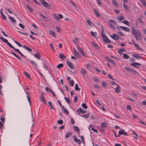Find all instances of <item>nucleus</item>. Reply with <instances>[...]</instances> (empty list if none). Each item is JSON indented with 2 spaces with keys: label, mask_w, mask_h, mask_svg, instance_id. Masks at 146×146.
Masks as SVG:
<instances>
[{
  "label": "nucleus",
  "mask_w": 146,
  "mask_h": 146,
  "mask_svg": "<svg viewBox=\"0 0 146 146\" xmlns=\"http://www.w3.org/2000/svg\"><path fill=\"white\" fill-rule=\"evenodd\" d=\"M131 30L133 35L137 40H138L142 38V34L138 30H136L134 27H132Z\"/></svg>",
  "instance_id": "obj_1"
},
{
  "label": "nucleus",
  "mask_w": 146,
  "mask_h": 146,
  "mask_svg": "<svg viewBox=\"0 0 146 146\" xmlns=\"http://www.w3.org/2000/svg\"><path fill=\"white\" fill-rule=\"evenodd\" d=\"M101 29L102 31L101 34L102 36L104 42L106 43H110L111 42L110 40L108 39V38L106 36V35H104L103 34V33L104 32L103 27H101Z\"/></svg>",
  "instance_id": "obj_2"
},
{
  "label": "nucleus",
  "mask_w": 146,
  "mask_h": 146,
  "mask_svg": "<svg viewBox=\"0 0 146 146\" xmlns=\"http://www.w3.org/2000/svg\"><path fill=\"white\" fill-rule=\"evenodd\" d=\"M108 23L109 26L114 29H116V27L115 26V25H116V23L115 22V21L113 20H111L109 21Z\"/></svg>",
  "instance_id": "obj_3"
},
{
  "label": "nucleus",
  "mask_w": 146,
  "mask_h": 146,
  "mask_svg": "<svg viewBox=\"0 0 146 146\" xmlns=\"http://www.w3.org/2000/svg\"><path fill=\"white\" fill-rule=\"evenodd\" d=\"M125 69L127 70V71L130 72L131 73H132V72H133L135 74H137V75H139V73L136 71H135L133 70L130 69V68L126 67L125 68Z\"/></svg>",
  "instance_id": "obj_4"
},
{
  "label": "nucleus",
  "mask_w": 146,
  "mask_h": 146,
  "mask_svg": "<svg viewBox=\"0 0 146 146\" xmlns=\"http://www.w3.org/2000/svg\"><path fill=\"white\" fill-rule=\"evenodd\" d=\"M120 29L127 32H129L130 31L129 29L127 27L120 26H119L117 27V29L118 30H120Z\"/></svg>",
  "instance_id": "obj_5"
},
{
  "label": "nucleus",
  "mask_w": 146,
  "mask_h": 146,
  "mask_svg": "<svg viewBox=\"0 0 146 146\" xmlns=\"http://www.w3.org/2000/svg\"><path fill=\"white\" fill-rule=\"evenodd\" d=\"M131 65L132 66L136 68H138L140 66V64L138 62H134L131 63Z\"/></svg>",
  "instance_id": "obj_6"
},
{
  "label": "nucleus",
  "mask_w": 146,
  "mask_h": 146,
  "mask_svg": "<svg viewBox=\"0 0 146 146\" xmlns=\"http://www.w3.org/2000/svg\"><path fill=\"white\" fill-rule=\"evenodd\" d=\"M77 49L80 53H81L82 55L83 56H85V54L83 52V49L82 48L80 47V46H76Z\"/></svg>",
  "instance_id": "obj_7"
},
{
  "label": "nucleus",
  "mask_w": 146,
  "mask_h": 146,
  "mask_svg": "<svg viewBox=\"0 0 146 146\" xmlns=\"http://www.w3.org/2000/svg\"><path fill=\"white\" fill-rule=\"evenodd\" d=\"M77 112L78 113H86V111L82 109L81 108H78L76 110Z\"/></svg>",
  "instance_id": "obj_8"
},
{
  "label": "nucleus",
  "mask_w": 146,
  "mask_h": 146,
  "mask_svg": "<svg viewBox=\"0 0 146 146\" xmlns=\"http://www.w3.org/2000/svg\"><path fill=\"white\" fill-rule=\"evenodd\" d=\"M66 64L71 69H74V65L72 63L68 61H67Z\"/></svg>",
  "instance_id": "obj_9"
},
{
  "label": "nucleus",
  "mask_w": 146,
  "mask_h": 146,
  "mask_svg": "<svg viewBox=\"0 0 146 146\" xmlns=\"http://www.w3.org/2000/svg\"><path fill=\"white\" fill-rule=\"evenodd\" d=\"M111 36L112 38L115 40H118L120 38V37L116 34H113L112 35H111Z\"/></svg>",
  "instance_id": "obj_10"
},
{
  "label": "nucleus",
  "mask_w": 146,
  "mask_h": 146,
  "mask_svg": "<svg viewBox=\"0 0 146 146\" xmlns=\"http://www.w3.org/2000/svg\"><path fill=\"white\" fill-rule=\"evenodd\" d=\"M73 137L74 141L76 142H77L79 145L81 144V141L80 139H78L75 135H74Z\"/></svg>",
  "instance_id": "obj_11"
},
{
  "label": "nucleus",
  "mask_w": 146,
  "mask_h": 146,
  "mask_svg": "<svg viewBox=\"0 0 146 146\" xmlns=\"http://www.w3.org/2000/svg\"><path fill=\"white\" fill-rule=\"evenodd\" d=\"M116 86L117 87L115 89V92L117 93H120L121 90L120 86L118 84H117Z\"/></svg>",
  "instance_id": "obj_12"
},
{
  "label": "nucleus",
  "mask_w": 146,
  "mask_h": 146,
  "mask_svg": "<svg viewBox=\"0 0 146 146\" xmlns=\"http://www.w3.org/2000/svg\"><path fill=\"white\" fill-rule=\"evenodd\" d=\"M34 56L35 58L38 59H40L41 57L40 54L38 51L37 52L36 54H34Z\"/></svg>",
  "instance_id": "obj_13"
},
{
  "label": "nucleus",
  "mask_w": 146,
  "mask_h": 146,
  "mask_svg": "<svg viewBox=\"0 0 146 146\" xmlns=\"http://www.w3.org/2000/svg\"><path fill=\"white\" fill-rule=\"evenodd\" d=\"M105 58L108 61L111 63L113 65H115V62L112 60L110 58L108 57H106Z\"/></svg>",
  "instance_id": "obj_14"
},
{
  "label": "nucleus",
  "mask_w": 146,
  "mask_h": 146,
  "mask_svg": "<svg viewBox=\"0 0 146 146\" xmlns=\"http://www.w3.org/2000/svg\"><path fill=\"white\" fill-rule=\"evenodd\" d=\"M29 61L32 64V65L35 67V68H37V65L35 62L32 60H29Z\"/></svg>",
  "instance_id": "obj_15"
},
{
  "label": "nucleus",
  "mask_w": 146,
  "mask_h": 146,
  "mask_svg": "<svg viewBox=\"0 0 146 146\" xmlns=\"http://www.w3.org/2000/svg\"><path fill=\"white\" fill-rule=\"evenodd\" d=\"M40 101L42 102L43 103L45 104L47 103L46 101L45 100L44 97L42 95H40Z\"/></svg>",
  "instance_id": "obj_16"
},
{
  "label": "nucleus",
  "mask_w": 146,
  "mask_h": 146,
  "mask_svg": "<svg viewBox=\"0 0 146 146\" xmlns=\"http://www.w3.org/2000/svg\"><path fill=\"white\" fill-rule=\"evenodd\" d=\"M123 6L125 9L128 12H129L130 10L129 7L124 3L123 4Z\"/></svg>",
  "instance_id": "obj_17"
},
{
  "label": "nucleus",
  "mask_w": 146,
  "mask_h": 146,
  "mask_svg": "<svg viewBox=\"0 0 146 146\" xmlns=\"http://www.w3.org/2000/svg\"><path fill=\"white\" fill-rule=\"evenodd\" d=\"M49 31L50 33L52 36L54 37L56 36V35L54 31L52 30H49Z\"/></svg>",
  "instance_id": "obj_18"
},
{
  "label": "nucleus",
  "mask_w": 146,
  "mask_h": 146,
  "mask_svg": "<svg viewBox=\"0 0 146 146\" xmlns=\"http://www.w3.org/2000/svg\"><path fill=\"white\" fill-rule=\"evenodd\" d=\"M133 56L135 58L137 59H139L141 58V57L140 56L136 54H133Z\"/></svg>",
  "instance_id": "obj_19"
},
{
  "label": "nucleus",
  "mask_w": 146,
  "mask_h": 146,
  "mask_svg": "<svg viewBox=\"0 0 146 146\" xmlns=\"http://www.w3.org/2000/svg\"><path fill=\"white\" fill-rule=\"evenodd\" d=\"M40 15L46 21L49 20V19L47 17L45 16L42 13H40Z\"/></svg>",
  "instance_id": "obj_20"
},
{
  "label": "nucleus",
  "mask_w": 146,
  "mask_h": 146,
  "mask_svg": "<svg viewBox=\"0 0 146 146\" xmlns=\"http://www.w3.org/2000/svg\"><path fill=\"white\" fill-rule=\"evenodd\" d=\"M94 14L98 17H100V15L98 13V11L96 9H94Z\"/></svg>",
  "instance_id": "obj_21"
},
{
  "label": "nucleus",
  "mask_w": 146,
  "mask_h": 146,
  "mask_svg": "<svg viewBox=\"0 0 146 146\" xmlns=\"http://www.w3.org/2000/svg\"><path fill=\"white\" fill-rule=\"evenodd\" d=\"M81 73L83 74L84 76L85 73L86 72V71L83 69L82 68H81Z\"/></svg>",
  "instance_id": "obj_22"
},
{
  "label": "nucleus",
  "mask_w": 146,
  "mask_h": 146,
  "mask_svg": "<svg viewBox=\"0 0 146 146\" xmlns=\"http://www.w3.org/2000/svg\"><path fill=\"white\" fill-rule=\"evenodd\" d=\"M117 19L119 21H121L125 19L124 17L122 15L118 16L117 17Z\"/></svg>",
  "instance_id": "obj_23"
},
{
  "label": "nucleus",
  "mask_w": 146,
  "mask_h": 146,
  "mask_svg": "<svg viewBox=\"0 0 146 146\" xmlns=\"http://www.w3.org/2000/svg\"><path fill=\"white\" fill-rule=\"evenodd\" d=\"M11 53L13 54V55H14L16 57H17L18 59L19 60H21V58L19 56H18L16 54H15L14 52H13V51H11Z\"/></svg>",
  "instance_id": "obj_24"
},
{
  "label": "nucleus",
  "mask_w": 146,
  "mask_h": 146,
  "mask_svg": "<svg viewBox=\"0 0 146 146\" xmlns=\"http://www.w3.org/2000/svg\"><path fill=\"white\" fill-rule=\"evenodd\" d=\"M9 20H11V22L12 23H15L16 22V21L15 20L13 19L12 17L11 16H9Z\"/></svg>",
  "instance_id": "obj_25"
},
{
  "label": "nucleus",
  "mask_w": 146,
  "mask_h": 146,
  "mask_svg": "<svg viewBox=\"0 0 146 146\" xmlns=\"http://www.w3.org/2000/svg\"><path fill=\"white\" fill-rule=\"evenodd\" d=\"M125 131L122 129L121 130V131H119L118 134L117 135L118 137H119L121 135H123V132Z\"/></svg>",
  "instance_id": "obj_26"
},
{
  "label": "nucleus",
  "mask_w": 146,
  "mask_h": 146,
  "mask_svg": "<svg viewBox=\"0 0 146 146\" xmlns=\"http://www.w3.org/2000/svg\"><path fill=\"white\" fill-rule=\"evenodd\" d=\"M78 40L77 38H74L73 39V42L74 43L75 45H78L77 43L78 42Z\"/></svg>",
  "instance_id": "obj_27"
},
{
  "label": "nucleus",
  "mask_w": 146,
  "mask_h": 146,
  "mask_svg": "<svg viewBox=\"0 0 146 146\" xmlns=\"http://www.w3.org/2000/svg\"><path fill=\"white\" fill-rule=\"evenodd\" d=\"M72 135V133L71 132H69L68 133H67L65 137L66 138H68L69 136H71Z\"/></svg>",
  "instance_id": "obj_28"
},
{
  "label": "nucleus",
  "mask_w": 146,
  "mask_h": 146,
  "mask_svg": "<svg viewBox=\"0 0 146 146\" xmlns=\"http://www.w3.org/2000/svg\"><path fill=\"white\" fill-rule=\"evenodd\" d=\"M73 50L74 51V55H75L76 57H78L79 56V54L77 50L74 48H73Z\"/></svg>",
  "instance_id": "obj_29"
},
{
  "label": "nucleus",
  "mask_w": 146,
  "mask_h": 146,
  "mask_svg": "<svg viewBox=\"0 0 146 146\" xmlns=\"http://www.w3.org/2000/svg\"><path fill=\"white\" fill-rule=\"evenodd\" d=\"M90 34L92 36L94 37H96V35H97V33L96 32H93L92 31H91Z\"/></svg>",
  "instance_id": "obj_30"
},
{
  "label": "nucleus",
  "mask_w": 146,
  "mask_h": 146,
  "mask_svg": "<svg viewBox=\"0 0 146 146\" xmlns=\"http://www.w3.org/2000/svg\"><path fill=\"white\" fill-rule=\"evenodd\" d=\"M133 132L132 134L134 135L133 136V137L136 139H137L138 137V135L136 133L134 132L133 131Z\"/></svg>",
  "instance_id": "obj_31"
},
{
  "label": "nucleus",
  "mask_w": 146,
  "mask_h": 146,
  "mask_svg": "<svg viewBox=\"0 0 146 146\" xmlns=\"http://www.w3.org/2000/svg\"><path fill=\"white\" fill-rule=\"evenodd\" d=\"M60 58L62 60H64L66 58V57L62 54H59Z\"/></svg>",
  "instance_id": "obj_32"
},
{
  "label": "nucleus",
  "mask_w": 146,
  "mask_h": 146,
  "mask_svg": "<svg viewBox=\"0 0 146 146\" xmlns=\"http://www.w3.org/2000/svg\"><path fill=\"white\" fill-rule=\"evenodd\" d=\"M26 7L27 8L29 9V10L31 12H32L33 11V9H32L31 7L29 6L28 5H26Z\"/></svg>",
  "instance_id": "obj_33"
},
{
  "label": "nucleus",
  "mask_w": 146,
  "mask_h": 146,
  "mask_svg": "<svg viewBox=\"0 0 146 146\" xmlns=\"http://www.w3.org/2000/svg\"><path fill=\"white\" fill-rule=\"evenodd\" d=\"M123 58L125 59H128L129 57V56L128 55L125 54H123Z\"/></svg>",
  "instance_id": "obj_34"
},
{
  "label": "nucleus",
  "mask_w": 146,
  "mask_h": 146,
  "mask_svg": "<svg viewBox=\"0 0 146 146\" xmlns=\"http://www.w3.org/2000/svg\"><path fill=\"white\" fill-rule=\"evenodd\" d=\"M53 16L57 21H59L60 20L58 18V16H57L56 14H54L53 15Z\"/></svg>",
  "instance_id": "obj_35"
},
{
  "label": "nucleus",
  "mask_w": 146,
  "mask_h": 146,
  "mask_svg": "<svg viewBox=\"0 0 146 146\" xmlns=\"http://www.w3.org/2000/svg\"><path fill=\"white\" fill-rule=\"evenodd\" d=\"M0 38L2 41L5 43H7L8 41L7 39H5L2 36H1L0 37Z\"/></svg>",
  "instance_id": "obj_36"
},
{
  "label": "nucleus",
  "mask_w": 146,
  "mask_h": 146,
  "mask_svg": "<svg viewBox=\"0 0 146 146\" xmlns=\"http://www.w3.org/2000/svg\"><path fill=\"white\" fill-rule=\"evenodd\" d=\"M122 23L125 24L126 25H127L128 26H129V22L128 21H127L126 20H125L122 21Z\"/></svg>",
  "instance_id": "obj_37"
},
{
  "label": "nucleus",
  "mask_w": 146,
  "mask_h": 146,
  "mask_svg": "<svg viewBox=\"0 0 146 146\" xmlns=\"http://www.w3.org/2000/svg\"><path fill=\"white\" fill-rule=\"evenodd\" d=\"M74 129L75 131H76L77 132H79V129L78 127H77L74 126Z\"/></svg>",
  "instance_id": "obj_38"
},
{
  "label": "nucleus",
  "mask_w": 146,
  "mask_h": 146,
  "mask_svg": "<svg viewBox=\"0 0 146 146\" xmlns=\"http://www.w3.org/2000/svg\"><path fill=\"white\" fill-rule=\"evenodd\" d=\"M75 89L77 91H79L80 90V89L78 87V85L77 84H75Z\"/></svg>",
  "instance_id": "obj_39"
},
{
  "label": "nucleus",
  "mask_w": 146,
  "mask_h": 146,
  "mask_svg": "<svg viewBox=\"0 0 146 146\" xmlns=\"http://www.w3.org/2000/svg\"><path fill=\"white\" fill-rule=\"evenodd\" d=\"M86 22L90 26H92L93 23L89 19H87L86 20Z\"/></svg>",
  "instance_id": "obj_40"
},
{
  "label": "nucleus",
  "mask_w": 146,
  "mask_h": 146,
  "mask_svg": "<svg viewBox=\"0 0 146 146\" xmlns=\"http://www.w3.org/2000/svg\"><path fill=\"white\" fill-rule=\"evenodd\" d=\"M70 86H73L74 85V82L73 80L71 81H70L68 82Z\"/></svg>",
  "instance_id": "obj_41"
},
{
  "label": "nucleus",
  "mask_w": 146,
  "mask_h": 146,
  "mask_svg": "<svg viewBox=\"0 0 146 146\" xmlns=\"http://www.w3.org/2000/svg\"><path fill=\"white\" fill-rule=\"evenodd\" d=\"M42 4L45 7H49L48 4L46 1L44 2V3H43Z\"/></svg>",
  "instance_id": "obj_42"
},
{
  "label": "nucleus",
  "mask_w": 146,
  "mask_h": 146,
  "mask_svg": "<svg viewBox=\"0 0 146 146\" xmlns=\"http://www.w3.org/2000/svg\"><path fill=\"white\" fill-rule=\"evenodd\" d=\"M101 83L103 87H106L107 84L105 82L103 81H102L101 82Z\"/></svg>",
  "instance_id": "obj_43"
},
{
  "label": "nucleus",
  "mask_w": 146,
  "mask_h": 146,
  "mask_svg": "<svg viewBox=\"0 0 146 146\" xmlns=\"http://www.w3.org/2000/svg\"><path fill=\"white\" fill-rule=\"evenodd\" d=\"M24 73L25 76H27L28 78L30 79V75L27 72H24Z\"/></svg>",
  "instance_id": "obj_44"
},
{
  "label": "nucleus",
  "mask_w": 146,
  "mask_h": 146,
  "mask_svg": "<svg viewBox=\"0 0 146 146\" xmlns=\"http://www.w3.org/2000/svg\"><path fill=\"white\" fill-rule=\"evenodd\" d=\"M125 50L124 49H121L120 50H118V52L119 54H121L122 52Z\"/></svg>",
  "instance_id": "obj_45"
},
{
  "label": "nucleus",
  "mask_w": 146,
  "mask_h": 146,
  "mask_svg": "<svg viewBox=\"0 0 146 146\" xmlns=\"http://www.w3.org/2000/svg\"><path fill=\"white\" fill-rule=\"evenodd\" d=\"M48 104L50 106V107L52 109L55 110V108H54V106H53L51 102H48Z\"/></svg>",
  "instance_id": "obj_46"
},
{
  "label": "nucleus",
  "mask_w": 146,
  "mask_h": 146,
  "mask_svg": "<svg viewBox=\"0 0 146 146\" xmlns=\"http://www.w3.org/2000/svg\"><path fill=\"white\" fill-rule=\"evenodd\" d=\"M62 110L65 113L67 114H68V111L67 110L64 109V106L62 107Z\"/></svg>",
  "instance_id": "obj_47"
},
{
  "label": "nucleus",
  "mask_w": 146,
  "mask_h": 146,
  "mask_svg": "<svg viewBox=\"0 0 146 146\" xmlns=\"http://www.w3.org/2000/svg\"><path fill=\"white\" fill-rule=\"evenodd\" d=\"M101 126L102 128H106L107 127V124L105 123H103L101 125Z\"/></svg>",
  "instance_id": "obj_48"
},
{
  "label": "nucleus",
  "mask_w": 146,
  "mask_h": 146,
  "mask_svg": "<svg viewBox=\"0 0 146 146\" xmlns=\"http://www.w3.org/2000/svg\"><path fill=\"white\" fill-rule=\"evenodd\" d=\"M89 113H88L87 114H84L82 115V116L83 117H84L85 118H88L89 116Z\"/></svg>",
  "instance_id": "obj_49"
},
{
  "label": "nucleus",
  "mask_w": 146,
  "mask_h": 146,
  "mask_svg": "<svg viewBox=\"0 0 146 146\" xmlns=\"http://www.w3.org/2000/svg\"><path fill=\"white\" fill-rule=\"evenodd\" d=\"M82 108L84 109H86L87 108V106L86 105V104L84 103H82Z\"/></svg>",
  "instance_id": "obj_50"
},
{
  "label": "nucleus",
  "mask_w": 146,
  "mask_h": 146,
  "mask_svg": "<svg viewBox=\"0 0 146 146\" xmlns=\"http://www.w3.org/2000/svg\"><path fill=\"white\" fill-rule=\"evenodd\" d=\"M63 66H64V65L63 64L60 63L58 65L57 68H60L62 67H63Z\"/></svg>",
  "instance_id": "obj_51"
},
{
  "label": "nucleus",
  "mask_w": 146,
  "mask_h": 146,
  "mask_svg": "<svg viewBox=\"0 0 146 146\" xmlns=\"http://www.w3.org/2000/svg\"><path fill=\"white\" fill-rule=\"evenodd\" d=\"M28 51H31L32 50L31 48L29 47L28 46H23Z\"/></svg>",
  "instance_id": "obj_52"
},
{
  "label": "nucleus",
  "mask_w": 146,
  "mask_h": 146,
  "mask_svg": "<svg viewBox=\"0 0 146 146\" xmlns=\"http://www.w3.org/2000/svg\"><path fill=\"white\" fill-rule=\"evenodd\" d=\"M141 1L142 3L143 6L144 7L146 6V3L145 2V0H141Z\"/></svg>",
  "instance_id": "obj_53"
},
{
  "label": "nucleus",
  "mask_w": 146,
  "mask_h": 146,
  "mask_svg": "<svg viewBox=\"0 0 146 146\" xmlns=\"http://www.w3.org/2000/svg\"><path fill=\"white\" fill-rule=\"evenodd\" d=\"M139 122L141 123L142 124L146 125V123L144 122L142 120L140 119L139 121Z\"/></svg>",
  "instance_id": "obj_54"
},
{
  "label": "nucleus",
  "mask_w": 146,
  "mask_h": 146,
  "mask_svg": "<svg viewBox=\"0 0 146 146\" xmlns=\"http://www.w3.org/2000/svg\"><path fill=\"white\" fill-rule=\"evenodd\" d=\"M63 123V121L62 120H59L57 121V123L58 124H60V125H61V124H62Z\"/></svg>",
  "instance_id": "obj_55"
},
{
  "label": "nucleus",
  "mask_w": 146,
  "mask_h": 146,
  "mask_svg": "<svg viewBox=\"0 0 146 146\" xmlns=\"http://www.w3.org/2000/svg\"><path fill=\"white\" fill-rule=\"evenodd\" d=\"M58 18H59V19H62L63 18V15L60 14H58Z\"/></svg>",
  "instance_id": "obj_56"
},
{
  "label": "nucleus",
  "mask_w": 146,
  "mask_h": 146,
  "mask_svg": "<svg viewBox=\"0 0 146 146\" xmlns=\"http://www.w3.org/2000/svg\"><path fill=\"white\" fill-rule=\"evenodd\" d=\"M64 99L68 104H69V102H70L69 99L68 98L65 97Z\"/></svg>",
  "instance_id": "obj_57"
},
{
  "label": "nucleus",
  "mask_w": 146,
  "mask_h": 146,
  "mask_svg": "<svg viewBox=\"0 0 146 146\" xmlns=\"http://www.w3.org/2000/svg\"><path fill=\"white\" fill-rule=\"evenodd\" d=\"M137 49L139 50V51H143V50L139 46H135Z\"/></svg>",
  "instance_id": "obj_58"
},
{
  "label": "nucleus",
  "mask_w": 146,
  "mask_h": 146,
  "mask_svg": "<svg viewBox=\"0 0 146 146\" xmlns=\"http://www.w3.org/2000/svg\"><path fill=\"white\" fill-rule=\"evenodd\" d=\"M43 66L45 69H46V70H47L48 67L46 64H45L44 63H43Z\"/></svg>",
  "instance_id": "obj_59"
},
{
  "label": "nucleus",
  "mask_w": 146,
  "mask_h": 146,
  "mask_svg": "<svg viewBox=\"0 0 146 146\" xmlns=\"http://www.w3.org/2000/svg\"><path fill=\"white\" fill-rule=\"evenodd\" d=\"M50 92L52 94L54 97H56V95L54 92L51 90H50Z\"/></svg>",
  "instance_id": "obj_60"
},
{
  "label": "nucleus",
  "mask_w": 146,
  "mask_h": 146,
  "mask_svg": "<svg viewBox=\"0 0 146 146\" xmlns=\"http://www.w3.org/2000/svg\"><path fill=\"white\" fill-rule=\"evenodd\" d=\"M80 137V138L81 139V140L82 141V142L83 143H85V141H84V136H82L81 137Z\"/></svg>",
  "instance_id": "obj_61"
},
{
  "label": "nucleus",
  "mask_w": 146,
  "mask_h": 146,
  "mask_svg": "<svg viewBox=\"0 0 146 146\" xmlns=\"http://www.w3.org/2000/svg\"><path fill=\"white\" fill-rule=\"evenodd\" d=\"M127 99L131 102H135L134 100L133 99L130 97H127Z\"/></svg>",
  "instance_id": "obj_62"
},
{
  "label": "nucleus",
  "mask_w": 146,
  "mask_h": 146,
  "mask_svg": "<svg viewBox=\"0 0 146 146\" xmlns=\"http://www.w3.org/2000/svg\"><path fill=\"white\" fill-rule=\"evenodd\" d=\"M117 33L120 36H124L123 33L121 32H118Z\"/></svg>",
  "instance_id": "obj_63"
},
{
  "label": "nucleus",
  "mask_w": 146,
  "mask_h": 146,
  "mask_svg": "<svg viewBox=\"0 0 146 146\" xmlns=\"http://www.w3.org/2000/svg\"><path fill=\"white\" fill-rule=\"evenodd\" d=\"M91 129L93 131V132H96L97 133H98V131L96 129H94L93 127H92L91 128Z\"/></svg>",
  "instance_id": "obj_64"
}]
</instances>
